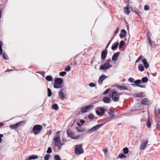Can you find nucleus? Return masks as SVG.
Wrapping results in <instances>:
<instances>
[{
  "mask_svg": "<svg viewBox=\"0 0 160 160\" xmlns=\"http://www.w3.org/2000/svg\"><path fill=\"white\" fill-rule=\"evenodd\" d=\"M52 77L51 76H48L46 77V80L48 81H52Z\"/></svg>",
  "mask_w": 160,
  "mask_h": 160,
  "instance_id": "473e14b6",
  "label": "nucleus"
},
{
  "mask_svg": "<svg viewBox=\"0 0 160 160\" xmlns=\"http://www.w3.org/2000/svg\"><path fill=\"white\" fill-rule=\"evenodd\" d=\"M67 133L68 135L73 139H77L80 136L79 135L75 136L74 132L70 130H67Z\"/></svg>",
  "mask_w": 160,
  "mask_h": 160,
  "instance_id": "423d86ee",
  "label": "nucleus"
},
{
  "mask_svg": "<svg viewBox=\"0 0 160 160\" xmlns=\"http://www.w3.org/2000/svg\"><path fill=\"white\" fill-rule=\"evenodd\" d=\"M107 76L103 74L102 75H101L99 78L98 80V83L101 85L102 84V82L103 81L107 78Z\"/></svg>",
  "mask_w": 160,
  "mask_h": 160,
  "instance_id": "4468645a",
  "label": "nucleus"
},
{
  "mask_svg": "<svg viewBox=\"0 0 160 160\" xmlns=\"http://www.w3.org/2000/svg\"><path fill=\"white\" fill-rule=\"evenodd\" d=\"M66 89V88H62L58 92V95L59 98L62 100L65 98V97L63 92Z\"/></svg>",
  "mask_w": 160,
  "mask_h": 160,
  "instance_id": "9b49d317",
  "label": "nucleus"
},
{
  "mask_svg": "<svg viewBox=\"0 0 160 160\" xmlns=\"http://www.w3.org/2000/svg\"><path fill=\"white\" fill-rule=\"evenodd\" d=\"M62 141H63V142H64V141H64L63 139H62Z\"/></svg>",
  "mask_w": 160,
  "mask_h": 160,
  "instance_id": "774afa93",
  "label": "nucleus"
},
{
  "mask_svg": "<svg viewBox=\"0 0 160 160\" xmlns=\"http://www.w3.org/2000/svg\"><path fill=\"white\" fill-rule=\"evenodd\" d=\"M134 83L136 84H138L141 82L140 80H137L134 82Z\"/></svg>",
  "mask_w": 160,
  "mask_h": 160,
  "instance_id": "49530a36",
  "label": "nucleus"
},
{
  "mask_svg": "<svg viewBox=\"0 0 160 160\" xmlns=\"http://www.w3.org/2000/svg\"><path fill=\"white\" fill-rule=\"evenodd\" d=\"M99 110L101 112V113L103 115L105 113V108L103 107H100L99 108Z\"/></svg>",
  "mask_w": 160,
  "mask_h": 160,
  "instance_id": "c85d7f7f",
  "label": "nucleus"
},
{
  "mask_svg": "<svg viewBox=\"0 0 160 160\" xmlns=\"http://www.w3.org/2000/svg\"><path fill=\"white\" fill-rule=\"evenodd\" d=\"M103 124H100L95 126L92 127L91 128L88 130V133H91L94 132L97 130L98 129L100 128Z\"/></svg>",
  "mask_w": 160,
  "mask_h": 160,
  "instance_id": "0eeeda50",
  "label": "nucleus"
},
{
  "mask_svg": "<svg viewBox=\"0 0 160 160\" xmlns=\"http://www.w3.org/2000/svg\"><path fill=\"white\" fill-rule=\"evenodd\" d=\"M112 67V66L108 62L105 63L103 65H102L100 67V70L107 69Z\"/></svg>",
  "mask_w": 160,
  "mask_h": 160,
  "instance_id": "f8f14e48",
  "label": "nucleus"
},
{
  "mask_svg": "<svg viewBox=\"0 0 160 160\" xmlns=\"http://www.w3.org/2000/svg\"><path fill=\"white\" fill-rule=\"evenodd\" d=\"M157 128L160 130V126H159V124H157Z\"/></svg>",
  "mask_w": 160,
  "mask_h": 160,
  "instance_id": "bf43d9fd",
  "label": "nucleus"
},
{
  "mask_svg": "<svg viewBox=\"0 0 160 160\" xmlns=\"http://www.w3.org/2000/svg\"><path fill=\"white\" fill-rule=\"evenodd\" d=\"M108 114L110 115L109 117V118H112L114 117L113 112L112 110H109Z\"/></svg>",
  "mask_w": 160,
  "mask_h": 160,
  "instance_id": "b1692460",
  "label": "nucleus"
},
{
  "mask_svg": "<svg viewBox=\"0 0 160 160\" xmlns=\"http://www.w3.org/2000/svg\"><path fill=\"white\" fill-rule=\"evenodd\" d=\"M121 32L122 33H123L124 34H125L126 35V32L125 30H124V29H122L121 31Z\"/></svg>",
  "mask_w": 160,
  "mask_h": 160,
  "instance_id": "6e6d98bb",
  "label": "nucleus"
},
{
  "mask_svg": "<svg viewBox=\"0 0 160 160\" xmlns=\"http://www.w3.org/2000/svg\"><path fill=\"white\" fill-rule=\"evenodd\" d=\"M54 158L55 160H61L60 157L58 155H56L55 156Z\"/></svg>",
  "mask_w": 160,
  "mask_h": 160,
  "instance_id": "f704fd0d",
  "label": "nucleus"
},
{
  "mask_svg": "<svg viewBox=\"0 0 160 160\" xmlns=\"http://www.w3.org/2000/svg\"><path fill=\"white\" fill-rule=\"evenodd\" d=\"M155 115L156 116L158 117H160V110L159 109L158 110L155 109Z\"/></svg>",
  "mask_w": 160,
  "mask_h": 160,
  "instance_id": "393cba45",
  "label": "nucleus"
},
{
  "mask_svg": "<svg viewBox=\"0 0 160 160\" xmlns=\"http://www.w3.org/2000/svg\"><path fill=\"white\" fill-rule=\"evenodd\" d=\"M107 51L106 50H103L101 53V58L102 60H104L107 56Z\"/></svg>",
  "mask_w": 160,
  "mask_h": 160,
  "instance_id": "f3484780",
  "label": "nucleus"
},
{
  "mask_svg": "<svg viewBox=\"0 0 160 160\" xmlns=\"http://www.w3.org/2000/svg\"><path fill=\"white\" fill-rule=\"evenodd\" d=\"M129 7L128 6H127L126 7H124V12L127 15H128L130 12L129 11Z\"/></svg>",
  "mask_w": 160,
  "mask_h": 160,
  "instance_id": "4be33fe9",
  "label": "nucleus"
},
{
  "mask_svg": "<svg viewBox=\"0 0 160 160\" xmlns=\"http://www.w3.org/2000/svg\"><path fill=\"white\" fill-rule=\"evenodd\" d=\"M53 141L55 145L58 147V149H61L63 144L61 142L60 135H55L53 138Z\"/></svg>",
  "mask_w": 160,
  "mask_h": 160,
  "instance_id": "f257e3e1",
  "label": "nucleus"
},
{
  "mask_svg": "<svg viewBox=\"0 0 160 160\" xmlns=\"http://www.w3.org/2000/svg\"><path fill=\"white\" fill-rule=\"evenodd\" d=\"M60 132V131H58L56 133L57 134V135H58V134Z\"/></svg>",
  "mask_w": 160,
  "mask_h": 160,
  "instance_id": "e2e57ef3",
  "label": "nucleus"
},
{
  "mask_svg": "<svg viewBox=\"0 0 160 160\" xmlns=\"http://www.w3.org/2000/svg\"><path fill=\"white\" fill-rule=\"evenodd\" d=\"M142 58V56H139L137 59L136 61V63L138 62L139 61H140Z\"/></svg>",
  "mask_w": 160,
  "mask_h": 160,
  "instance_id": "a18cd8bd",
  "label": "nucleus"
},
{
  "mask_svg": "<svg viewBox=\"0 0 160 160\" xmlns=\"http://www.w3.org/2000/svg\"><path fill=\"white\" fill-rule=\"evenodd\" d=\"M110 60H108V61H107V62H107L108 63V62H110Z\"/></svg>",
  "mask_w": 160,
  "mask_h": 160,
  "instance_id": "338daca9",
  "label": "nucleus"
},
{
  "mask_svg": "<svg viewBox=\"0 0 160 160\" xmlns=\"http://www.w3.org/2000/svg\"><path fill=\"white\" fill-rule=\"evenodd\" d=\"M111 90V89H107L103 93V94L105 95L107 93H108Z\"/></svg>",
  "mask_w": 160,
  "mask_h": 160,
  "instance_id": "c03bdc74",
  "label": "nucleus"
},
{
  "mask_svg": "<svg viewBox=\"0 0 160 160\" xmlns=\"http://www.w3.org/2000/svg\"><path fill=\"white\" fill-rule=\"evenodd\" d=\"M94 118V116L93 115V114H90L88 115V118L90 119H91L92 120Z\"/></svg>",
  "mask_w": 160,
  "mask_h": 160,
  "instance_id": "e433bc0d",
  "label": "nucleus"
},
{
  "mask_svg": "<svg viewBox=\"0 0 160 160\" xmlns=\"http://www.w3.org/2000/svg\"><path fill=\"white\" fill-rule=\"evenodd\" d=\"M148 81V78L147 77L143 78L142 79V81L143 82H146Z\"/></svg>",
  "mask_w": 160,
  "mask_h": 160,
  "instance_id": "2f4dec72",
  "label": "nucleus"
},
{
  "mask_svg": "<svg viewBox=\"0 0 160 160\" xmlns=\"http://www.w3.org/2000/svg\"><path fill=\"white\" fill-rule=\"evenodd\" d=\"M126 36V35L125 34H123V33H120V35H119V36H120V37L121 38H123V37H124Z\"/></svg>",
  "mask_w": 160,
  "mask_h": 160,
  "instance_id": "5fc2aeb1",
  "label": "nucleus"
},
{
  "mask_svg": "<svg viewBox=\"0 0 160 160\" xmlns=\"http://www.w3.org/2000/svg\"><path fill=\"white\" fill-rule=\"evenodd\" d=\"M118 28H117V29L116 30V31L115 32V33L116 34L117 33H118Z\"/></svg>",
  "mask_w": 160,
  "mask_h": 160,
  "instance_id": "680f3d73",
  "label": "nucleus"
},
{
  "mask_svg": "<svg viewBox=\"0 0 160 160\" xmlns=\"http://www.w3.org/2000/svg\"><path fill=\"white\" fill-rule=\"evenodd\" d=\"M103 101L105 103H109L110 102V99L108 97H105L103 99Z\"/></svg>",
  "mask_w": 160,
  "mask_h": 160,
  "instance_id": "5701e85b",
  "label": "nucleus"
},
{
  "mask_svg": "<svg viewBox=\"0 0 160 160\" xmlns=\"http://www.w3.org/2000/svg\"><path fill=\"white\" fill-rule=\"evenodd\" d=\"M93 108V106L92 105H88L84 107L81 109V111L82 113L88 112L90 110Z\"/></svg>",
  "mask_w": 160,
  "mask_h": 160,
  "instance_id": "1a4fd4ad",
  "label": "nucleus"
},
{
  "mask_svg": "<svg viewBox=\"0 0 160 160\" xmlns=\"http://www.w3.org/2000/svg\"><path fill=\"white\" fill-rule=\"evenodd\" d=\"M48 97H51L52 95V92L51 90L49 88H48Z\"/></svg>",
  "mask_w": 160,
  "mask_h": 160,
  "instance_id": "4c0bfd02",
  "label": "nucleus"
},
{
  "mask_svg": "<svg viewBox=\"0 0 160 160\" xmlns=\"http://www.w3.org/2000/svg\"><path fill=\"white\" fill-rule=\"evenodd\" d=\"M66 74L65 72H60L59 75L61 76H63Z\"/></svg>",
  "mask_w": 160,
  "mask_h": 160,
  "instance_id": "79ce46f5",
  "label": "nucleus"
},
{
  "mask_svg": "<svg viewBox=\"0 0 160 160\" xmlns=\"http://www.w3.org/2000/svg\"><path fill=\"white\" fill-rule=\"evenodd\" d=\"M148 142V141L147 140L142 141L140 147V149L141 150L144 149L146 148V145Z\"/></svg>",
  "mask_w": 160,
  "mask_h": 160,
  "instance_id": "ddd939ff",
  "label": "nucleus"
},
{
  "mask_svg": "<svg viewBox=\"0 0 160 160\" xmlns=\"http://www.w3.org/2000/svg\"><path fill=\"white\" fill-rule=\"evenodd\" d=\"M96 113L97 115L98 116H102L103 114L101 113V112L98 110H97L96 111Z\"/></svg>",
  "mask_w": 160,
  "mask_h": 160,
  "instance_id": "37998d69",
  "label": "nucleus"
},
{
  "mask_svg": "<svg viewBox=\"0 0 160 160\" xmlns=\"http://www.w3.org/2000/svg\"><path fill=\"white\" fill-rule=\"evenodd\" d=\"M2 42L0 41V55H2V56L3 59L7 60L8 59V57L7 56L6 54L5 53L3 52L2 53Z\"/></svg>",
  "mask_w": 160,
  "mask_h": 160,
  "instance_id": "9d476101",
  "label": "nucleus"
},
{
  "mask_svg": "<svg viewBox=\"0 0 160 160\" xmlns=\"http://www.w3.org/2000/svg\"><path fill=\"white\" fill-rule=\"evenodd\" d=\"M128 81L131 83L133 82H134V79L132 78H130L128 79Z\"/></svg>",
  "mask_w": 160,
  "mask_h": 160,
  "instance_id": "de8ad7c7",
  "label": "nucleus"
},
{
  "mask_svg": "<svg viewBox=\"0 0 160 160\" xmlns=\"http://www.w3.org/2000/svg\"><path fill=\"white\" fill-rule=\"evenodd\" d=\"M148 40L149 44L150 46L152 45V42L150 39V37L149 36H148Z\"/></svg>",
  "mask_w": 160,
  "mask_h": 160,
  "instance_id": "3c124183",
  "label": "nucleus"
},
{
  "mask_svg": "<svg viewBox=\"0 0 160 160\" xmlns=\"http://www.w3.org/2000/svg\"><path fill=\"white\" fill-rule=\"evenodd\" d=\"M52 152V148L51 147H49L48 148V150L46 152L47 153H51Z\"/></svg>",
  "mask_w": 160,
  "mask_h": 160,
  "instance_id": "a19ab883",
  "label": "nucleus"
},
{
  "mask_svg": "<svg viewBox=\"0 0 160 160\" xmlns=\"http://www.w3.org/2000/svg\"><path fill=\"white\" fill-rule=\"evenodd\" d=\"M119 52H117L115 54L112 58V60L113 61H116L118 58V57L119 55Z\"/></svg>",
  "mask_w": 160,
  "mask_h": 160,
  "instance_id": "aec40b11",
  "label": "nucleus"
},
{
  "mask_svg": "<svg viewBox=\"0 0 160 160\" xmlns=\"http://www.w3.org/2000/svg\"><path fill=\"white\" fill-rule=\"evenodd\" d=\"M63 81L61 78H57L55 79L53 87L55 88H59L62 87V84L63 83Z\"/></svg>",
  "mask_w": 160,
  "mask_h": 160,
  "instance_id": "7ed1b4c3",
  "label": "nucleus"
},
{
  "mask_svg": "<svg viewBox=\"0 0 160 160\" xmlns=\"http://www.w3.org/2000/svg\"><path fill=\"white\" fill-rule=\"evenodd\" d=\"M89 86L91 87H94L95 86V84L93 82H91L89 84Z\"/></svg>",
  "mask_w": 160,
  "mask_h": 160,
  "instance_id": "09e8293b",
  "label": "nucleus"
},
{
  "mask_svg": "<svg viewBox=\"0 0 160 160\" xmlns=\"http://www.w3.org/2000/svg\"><path fill=\"white\" fill-rule=\"evenodd\" d=\"M38 158V157L37 155H31L26 159L25 160H31L36 159Z\"/></svg>",
  "mask_w": 160,
  "mask_h": 160,
  "instance_id": "a211bd4d",
  "label": "nucleus"
},
{
  "mask_svg": "<svg viewBox=\"0 0 160 160\" xmlns=\"http://www.w3.org/2000/svg\"><path fill=\"white\" fill-rule=\"evenodd\" d=\"M142 62L143 64L144 67L146 68H148L149 66L146 59H143L142 60Z\"/></svg>",
  "mask_w": 160,
  "mask_h": 160,
  "instance_id": "6ab92c4d",
  "label": "nucleus"
},
{
  "mask_svg": "<svg viewBox=\"0 0 160 160\" xmlns=\"http://www.w3.org/2000/svg\"><path fill=\"white\" fill-rule=\"evenodd\" d=\"M103 151L104 152L105 154H106L108 152V149L107 148H104L102 149Z\"/></svg>",
  "mask_w": 160,
  "mask_h": 160,
  "instance_id": "603ef678",
  "label": "nucleus"
},
{
  "mask_svg": "<svg viewBox=\"0 0 160 160\" xmlns=\"http://www.w3.org/2000/svg\"><path fill=\"white\" fill-rule=\"evenodd\" d=\"M3 136L2 134H0V142H2V138Z\"/></svg>",
  "mask_w": 160,
  "mask_h": 160,
  "instance_id": "4d7b16f0",
  "label": "nucleus"
},
{
  "mask_svg": "<svg viewBox=\"0 0 160 160\" xmlns=\"http://www.w3.org/2000/svg\"><path fill=\"white\" fill-rule=\"evenodd\" d=\"M116 87L117 88L120 90H128V88L124 86H121L118 85H117Z\"/></svg>",
  "mask_w": 160,
  "mask_h": 160,
  "instance_id": "dca6fc26",
  "label": "nucleus"
},
{
  "mask_svg": "<svg viewBox=\"0 0 160 160\" xmlns=\"http://www.w3.org/2000/svg\"><path fill=\"white\" fill-rule=\"evenodd\" d=\"M77 125L78 126L76 127V128L77 131L79 132H83L84 131V129L81 127V125L80 123H78Z\"/></svg>",
  "mask_w": 160,
  "mask_h": 160,
  "instance_id": "2eb2a0df",
  "label": "nucleus"
},
{
  "mask_svg": "<svg viewBox=\"0 0 160 160\" xmlns=\"http://www.w3.org/2000/svg\"><path fill=\"white\" fill-rule=\"evenodd\" d=\"M124 45V42L123 41H121L119 45V47L121 48Z\"/></svg>",
  "mask_w": 160,
  "mask_h": 160,
  "instance_id": "ea45409f",
  "label": "nucleus"
},
{
  "mask_svg": "<svg viewBox=\"0 0 160 160\" xmlns=\"http://www.w3.org/2000/svg\"><path fill=\"white\" fill-rule=\"evenodd\" d=\"M144 9L145 10L147 11L149 9V7L147 5H145L144 7Z\"/></svg>",
  "mask_w": 160,
  "mask_h": 160,
  "instance_id": "8fccbe9b",
  "label": "nucleus"
},
{
  "mask_svg": "<svg viewBox=\"0 0 160 160\" xmlns=\"http://www.w3.org/2000/svg\"><path fill=\"white\" fill-rule=\"evenodd\" d=\"M141 103L143 105H148L149 103V101L148 98H146L143 99L142 100Z\"/></svg>",
  "mask_w": 160,
  "mask_h": 160,
  "instance_id": "412c9836",
  "label": "nucleus"
},
{
  "mask_svg": "<svg viewBox=\"0 0 160 160\" xmlns=\"http://www.w3.org/2000/svg\"><path fill=\"white\" fill-rule=\"evenodd\" d=\"M118 42H116L115 44L112 47V50H114L115 49L117 48L118 45Z\"/></svg>",
  "mask_w": 160,
  "mask_h": 160,
  "instance_id": "cd10ccee",
  "label": "nucleus"
},
{
  "mask_svg": "<svg viewBox=\"0 0 160 160\" xmlns=\"http://www.w3.org/2000/svg\"><path fill=\"white\" fill-rule=\"evenodd\" d=\"M42 127L40 125H34L32 130L31 131V133H33L35 135L38 134L41 131Z\"/></svg>",
  "mask_w": 160,
  "mask_h": 160,
  "instance_id": "f03ea898",
  "label": "nucleus"
},
{
  "mask_svg": "<svg viewBox=\"0 0 160 160\" xmlns=\"http://www.w3.org/2000/svg\"><path fill=\"white\" fill-rule=\"evenodd\" d=\"M109 96L112 98V99L114 101L117 102L119 100V95L116 91L112 92L111 95L109 94Z\"/></svg>",
  "mask_w": 160,
  "mask_h": 160,
  "instance_id": "39448f33",
  "label": "nucleus"
},
{
  "mask_svg": "<svg viewBox=\"0 0 160 160\" xmlns=\"http://www.w3.org/2000/svg\"><path fill=\"white\" fill-rule=\"evenodd\" d=\"M136 86H138L139 87H141V88H145V86H143V85H136Z\"/></svg>",
  "mask_w": 160,
  "mask_h": 160,
  "instance_id": "13d9d810",
  "label": "nucleus"
},
{
  "mask_svg": "<svg viewBox=\"0 0 160 160\" xmlns=\"http://www.w3.org/2000/svg\"><path fill=\"white\" fill-rule=\"evenodd\" d=\"M146 125L147 127L148 128H150L151 127V122L149 118L148 119L146 122Z\"/></svg>",
  "mask_w": 160,
  "mask_h": 160,
  "instance_id": "bb28decb",
  "label": "nucleus"
},
{
  "mask_svg": "<svg viewBox=\"0 0 160 160\" xmlns=\"http://www.w3.org/2000/svg\"><path fill=\"white\" fill-rule=\"evenodd\" d=\"M52 108L54 110H57L58 109V105L57 104H54L52 106Z\"/></svg>",
  "mask_w": 160,
  "mask_h": 160,
  "instance_id": "7c9ffc66",
  "label": "nucleus"
},
{
  "mask_svg": "<svg viewBox=\"0 0 160 160\" xmlns=\"http://www.w3.org/2000/svg\"><path fill=\"white\" fill-rule=\"evenodd\" d=\"M50 157V155L48 154H47L44 157V160H48L49 159V158Z\"/></svg>",
  "mask_w": 160,
  "mask_h": 160,
  "instance_id": "c9c22d12",
  "label": "nucleus"
},
{
  "mask_svg": "<svg viewBox=\"0 0 160 160\" xmlns=\"http://www.w3.org/2000/svg\"><path fill=\"white\" fill-rule=\"evenodd\" d=\"M75 153L77 155H79L84 152V150L82 148L81 144L77 145H76L74 149Z\"/></svg>",
  "mask_w": 160,
  "mask_h": 160,
  "instance_id": "20e7f679",
  "label": "nucleus"
},
{
  "mask_svg": "<svg viewBox=\"0 0 160 160\" xmlns=\"http://www.w3.org/2000/svg\"><path fill=\"white\" fill-rule=\"evenodd\" d=\"M70 67L69 66H68L65 68V70L66 71H69L70 70Z\"/></svg>",
  "mask_w": 160,
  "mask_h": 160,
  "instance_id": "864d4df0",
  "label": "nucleus"
},
{
  "mask_svg": "<svg viewBox=\"0 0 160 160\" xmlns=\"http://www.w3.org/2000/svg\"><path fill=\"white\" fill-rule=\"evenodd\" d=\"M138 68L139 71H142L144 70L143 65L142 64H139L138 65Z\"/></svg>",
  "mask_w": 160,
  "mask_h": 160,
  "instance_id": "a878e982",
  "label": "nucleus"
},
{
  "mask_svg": "<svg viewBox=\"0 0 160 160\" xmlns=\"http://www.w3.org/2000/svg\"><path fill=\"white\" fill-rule=\"evenodd\" d=\"M25 124V122L24 121L19 122L14 125H10L9 127L10 128L12 129H15L19 126L23 125Z\"/></svg>",
  "mask_w": 160,
  "mask_h": 160,
  "instance_id": "6e6552de",
  "label": "nucleus"
},
{
  "mask_svg": "<svg viewBox=\"0 0 160 160\" xmlns=\"http://www.w3.org/2000/svg\"><path fill=\"white\" fill-rule=\"evenodd\" d=\"M118 157L121 158H126V156L123 153H121L118 155Z\"/></svg>",
  "mask_w": 160,
  "mask_h": 160,
  "instance_id": "72a5a7b5",
  "label": "nucleus"
},
{
  "mask_svg": "<svg viewBox=\"0 0 160 160\" xmlns=\"http://www.w3.org/2000/svg\"><path fill=\"white\" fill-rule=\"evenodd\" d=\"M143 92H140L139 93L136 95V96L137 97H143Z\"/></svg>",
  "mask_w": 160,
  "mask_h": 160,
  "instance_id": "58836bf2",
  "label": "nucleus"
},
{
  "mask_svg": "<svg viewBox=\"0 0 160 160\" xmlns=\"http://www.w3.org/2000/svg\"><path fill=\"white\" fill-rule=\"evenodd\" d=\"M80 122L81 123H82V124H83L85 122H84V120H81L80 121Z\"/></svg>",
  "mask_w": 160,
  "mask_h": 160,
  "instance_id": "052dcab7",
  "label": "nucleus"
},
{
  "mask_svg": "<svg viewBox=\"0 0 160 160\" xmlns=\"http://www.w3.org/2000/svg\"><path fill=\"white\" fill-rule=\"evenodd\" d=\"M111 42V41H110V42H109V43H108V44L107 46V47H108V45H109V44H110V43Z\"/></svg>",
  "mask_w": 160,
  "mask_h": 160,
  "instance_id": "69168bd1",
  "label": "nucleus"
},
{
  "mask_svg": "<svg viewBox=\"0 0 160 160\" xmlns=\"http://www.w3.org/2000/svg\"><path fill=\"white\" fill-rule=\"evenodd\" d=\"M123 151L125 154H127L128 153L129 150L127 148H124L123 149Z\"/></svg>",
  "mask_w": 160,
  "mask_h": 160,
  "instance_id": "c756f323",
  "label": "nucleus"
},
{
  "mask_svg": "<svg viewBox=\"0 0 160 160\" xmlns=\"http://www.w3.org/2000/svg\"><path fill=\"white\" fill-rule=\"evenodd\" d=\"M135 13H136V14H138V15H139V14H138V13L136 11H135L134 12Z\"/></svg>",
  "mask_w": 160,
  "mask_h": 160,
  "instance_id": "0e129e2a",
  "label": "nucleus"
}]
</instances>
